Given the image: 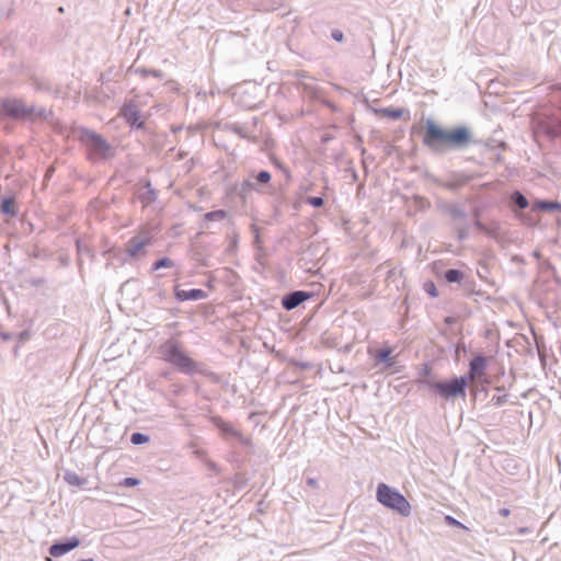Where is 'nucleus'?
Segmentation results:
<instances>
[{
    "label": "nucleus",
    "instance_id": "nucleus-1",
    "mask_svg": "<svg viewBox=\"0 0 561 561\" xmlns=\"http://www.w3.org/2000/svg\"><path fill=\"white\" fill-rule=\"evenodd\" d=\"M472 142V133L467 126L444 129L433 119L425 123L423 145L434 153H445L448 150H462Z\"/></svg>",
    "mask_w": 561,
    "mask_h": 561
},
{
    "label": "nucleus",
    "instance_id": "nucleus-2",
    "mask_svg": "<svg viewBox=\"0 0 561 561\" xmlns=\"http://www.w3.org/2000/svg\"><path fill=\"white\" fill-rule=\"evenodd\" d=\"M161 359L170 364L179 373L194 376L195 374H204V364L191 358L181 347L180 343L169 339L158 348Z\"/></svg>",
    "mask_w": 561,
    "mask_h": 561
},
{
    "label": "nucleus",
    "instance_id": "nucleus-3",
    "mask_svg": "<svg viewBox=\"0 0 561 561\" xmlns=\"http://www.w3.org/2000/svg\"><path fill=\"white\" fill-rule=\"evenodd\" d=\"M77 138L85 147L88 160L93 163L105 161L114 156L112 146L94 130L80 127Z\"/></svg>",
    "mask_w": 561,
    "mask_h": 561
},
{
    "label": "nucleus",
    "instance_id": "nucleus-4",
    "mask_svg": "<svg viewBox=\"0 0 561 561\" xmlns=\"http://www.w3.org/2000/svg\"><path fill=\"white\" fill-rule=\"evenodd\" d=\"M419 388L427 387L430 390L435 391L440 398L449 400L456 397H465L468 387L467 378L463 376L454 377L448 380L433 381L428 378L417 379Z\"/></svg>",
    "mask_w": 561,
    "mask_h": 561
},
{
    "label": "nucleus",
    "instance_id": "nucleus-5",
    "mask_svg": "<svg viewBox=\"0 0 561 561\" xmlns=\"http://www.w3.org/2000/svg\"><path fill=\"white\" fill-rule=\"evenodd\" d=\"M376 499L382 506L398 513L400 516L408 517L411 514V505L407 497L396 488L383 482L377 485Z\"/></svg>",
    "mask_w": 561,
    "mask_h": 561
},
{
    "label": "nucleus",
    "instance_id": "nucleus-6",
    "mask_svg": "<svg viewBox=\"0 0 561 561\" xmlns=\"http://www.w3.org/2000/svg\"><path fill=\"white\" fill-rule=\"evenodd\" d=\"M0 112L14 119H27L33 116L45 117V108H36L34 105H26L18 99H4L0 102Z\"/></svg>",
    "mask_w": 561,
    "mask_h": 561
},
{
    "label": "nucleus",
    "instance_id": "nucleus-7",
    "mask_svg": "<svg viewBox=\"0 0 561 561\" xmlns=\"http://www.w3.org/2000/svg\"><path fill=\"white\" fill-rule=\"evenodd\" d=\"M153 241V233L148 228L142 227L138 233L125 243L126 261L145 257L147 254L146 248L152 245Z\"/></svg>",
    "mask_w": 561,
    "mask_h": 561
},
{
    "label": "nucleus",
    "instance_id": "nucleus-8",
    "mask_svg": "<svg viewBox=\"0 0 561 561\" xmlns=\"http://www.w3.org/2000/svg\"><path fill=\"white\" fill-rule=\"evenodd\" d=\"M210 422L216 426L220 433L226 437H232L237 439L242 446H251L252 442L250 437L244 436L240 431L234 428L230 423L226 422L221 416L214 415L210 417Z\"/></svg>",
    "mask_w": 561,
    "mask_h": 561
},
{
    "label": "nucleus",
    "instance_id": "nucleus-9",
    "mask_svg": "<svg viewBox=\"0 0 561 561\" xmlns=\"http://www.w3.org/2000/svg\"><path fill=\"white\" fill-rule=\"evenodd\" d=\"M314 297V294L307 290H293L282 297L280 305L286 311H291L302 302Z\"/></svg>",
    "mask_w": 561,
    "mask_h": 561
},
{
    "label": "nucleus",
    "instance_id": "nucleus-10",
    "mask_svg": "<svg viewBox=\"0 0 561 561\" xmlns=\"http://www.w3.org/2000/svg\"><path fill=\"white\" fill-rule=\"evenodd\" d=\"M488 364L489 358L483 353L473 354L469 362V369L463 377L467 378V381L482 377L485 374Z\"/></svg>",
    "mask_w": 561,
    "mask_h": 561
},
{
    "label": "nucleus",
    "instance_id": "nucleus-11",
    "mask_svg": "<svg viewBox=\"0 0 561 561\" xmlns=\"http://www.w3.org/2000/svg\"><path fill=\"white\" fill-rule=\"evenodd\" d=\"M79 546L80 539L77 536H72L55 541L54 543L50 545L48 551L50 556L59 558L72 551Z\"/></svg>",
    "mask_w": 561,
    "mask_h": 561
},
{
    "label": "nucleus",
    "instance_id": "nucleus-12",
    "mask_svg": "<svg viewBox=\"0 0 561 561\" xmlns=\"http://www.w3.org/2000/svg\"><path fill=\"white\" fill-rule=\"evenodd\" d=\"M121 115L131 129H141L145 127L141 113L135 104H125L121 110Z\"/></svg>",
    "mask_w": 561,
    "mask_h": 561
},
{
    "label": "nucleus",
    "instance_id": "nucleus-13",
    "mask_svg": "<svg viewBox=\"0 0 561 561\" xmlns=\"http://www.w3.org/2000/svg\"><path fill=\"white\" fill-rule=\"evenodd\" d=\"M140 184L144 191L138 193L137 198L141 203L142 207H148L157 202L158 191L152 186L149 179L141 180Z\"/></svg>",
    "mask_w": 561,
    "mask_h": 561
},
{
    "label": "nucleus",
    "instance_id": "nucleus-14",
    "mask_svg": "<svg viewBox=\"0 0 561 561\" xmlns=\"http://www.w3.org/2000/svg\"><path fill=\"white\" fill-rule=\"evenodd\" d=\"M174 297L178 301H196L203 300L208 297L207 293L199 288L192 289H180L179 287L174 288Z\"/></svg>",
    "mask_w": 561,
    "mask_h": 561
},
{
    "label": "nucleus",
    "instance_id": "nucleus-15",
    "mask_svg": "<svg viewBox=\"0 0 561 561\" xmlns=\"http://www.w3.org/2000/svg\"><path fill=\"white\" fill-rule=\"evenodd\" d=\"M443 211L456 224L466 222L467 211L459 203H446Z\"/></svg>",
    "mask_w": 561,
    "mask_h": 561
},
{
    "label": "nucleus",
    "instance_id": "nucleus-16",
    "mask_svg": "<svg viewBox=\"0 0 561 561\" xmlns=\"http://www.w3.org/2000/svg\"><path fill=\"white\" fill-rule=\"evenodd\" d=\"M529 206L527 197L518 190H515L510 195V207L513 213L524 210Z\"/></svg>",
    "mask_w": 561,
    "mask_h": 561
},
{
    "label": "nucleus",
    "instance_id": "nucleus-17",
    "mask_svg": "<svg viewBox=\"0 0 561 561\" xmlns=\"http://www.w3.org/2000/svg\"><path fill=\"white\" fill-rule=\"evenodd\" d=\"M252 179L255 185V192L262 193L265 192V187H271L272 174L266 170H261L257 173L253 174Z\"/></svg>",
    "mask_w": 561,
    "mask_h": 561
},
{
    "label": "nucleus",
    "instance_id": "nucleus-18",
    "mask_svg": "<svg viewBox=\"0 0 561 561\" xmlns=\"http://www.w3.org/2000/svg\"><path fill=\"white\" fill-rule=\"evenodd\" d=\"M533 210L535 211H559L561 213V203L551 199H537L533 204Z\"/></svg>",
    "mask_w": 561,
    "mask_h": 561
},
{
    "label": "nucleus",
    "instance_id": "nucleus-19",
    "mask_svg": "<svg viewBox=\"0 0 561 561\" xmlns=\"http://www.w3.org/2000/svg\"><path fill=\"white\" fill-rule=\"evenodd\" d=\"M480 215H481V209L479 207H474L472 209V216L474 218L473 220V227L476 229H478L479 231H481L482 233L489 236V237H495L496 232H497V227L496 228H490L488 227L486 225H484L481 220H480Z\"/></svg>",
    "mask_w": 561,
    "mask_h": 561
},
{
    "label": "nucleus",
    "instance_id": "nucleus-20",
    "mask_svg": "<svg viewBox=\"0 0 561 561\" xmlns=\"http://www.w3.org/2000/svg\"><path fill=\"white\" fill-rule=\"evenodd\" d=\"M391 355L392 348L389 346H385L377 352L375 358L377 362L383 364L386 368H391L396 364L394 358Z\"/></svg>",
    "mask_w": 561,
    "mask_h": 561
},
{
    "label": "nucleus",
    "instance_id": "nucleus-21",
    "mask_svg": "<svg viewBox=\"0 0 561 561\" xmlns=\"http://www.w3.org/2000/svg\"><path fill=\"white\" fill-rule=\"evenodd\" d=\"M403 108L399 107H381L375 110V113L378 115H382L385 117H388L390 119H400L403 116Z\"/></svg>",
    "mask_w": 561,
    "mask_h": 561
},
{
    "label": "nucleus",
    "instance_id": "nucleus-22",
    "mask_svg": "<svg viewBox=\"0 0 561 561\" xmlns=\"http://www.w3.org/2000/svg\"><path fill=\"white\" fill-rule=\"evenodd\" d=\"M444 279L447 283H458L461 284V282L465 278V273L457 268H449L444 272Z\"/></svg>",
    "mask_w": 561,
    "mask_h": 561
},
{
    "label": "nucleus",
    "instance_id": "nucleus-23",
    "mask_svg": "<svg viewBox=\"0 0 561 561\" xmlns=\"http://www.w3.org/2000/svg\"><path fill=\"white\" fill-rule=\"evenodd\" d=\"M64 480L69 485H75V486H80V488L87 483V480L84 478H81L76 472L69 471V470L65 472Z\"/></svg>",
    "mask_w": 561,
    "mask_h": 561
},
{
    "label": "nucleus",
    "instance_id": "nucleus-24",
    "mask_svg": "<svg viewBox=\"0 0 561 561\" xmlns=\"http://www.w3.org/2000/svg\"><path fill=\"white\" fill-rule=\"evenodd\" d=\"M1 213L9 216H15L16 209L14 206V198L12 197H5L1 201L0 206Z\"/></svg>",
    "mask_w": 561,
    "mask_h": 561
},
{
    "label": "nucleus",
    "instance_id": "nucleus-25",
    "mask_svg": "<svg viewBox=\"0 0 561 561\" xmlns=\"http://www.w3.org/2000/svg\"><path fill=\"white\" fill-rule=\"evenodd\" d=\"M455 231L459 241H465L470 236V226L467 222H460L455 225Z\"/></svg>",
    "mask_w": 561,
    "mask_h": 561
},
{
    "label": "nucleus",
    "instance_id": "nucleus-26",
    "mask_svg": "<svg viewBox=\"0 0 561 561\" xmlns=\"http://www.w3.org/2000/svg\"><path fill=\"white\" fill-rule=\"evenodd\" d=\"M174 265H175L174 262L170 257L163 256V257L156 260L152 263L151 271L154 272V271H158L161 268H172V267H174Z\"/></svg>",
    "mask_w": 561,
    "mask_h": 561
},
{
    "label": "nucleus",
    "instance_id": "nucleus-27",
    "mask_svg": "<svg viewBox=\"0 0 561 561\" xmlns=\"http://www.w3.org/2000/svg\"><path fill=\"white\" fill-rule=\"evenodd\" d=\"M227 217V211L224 209H217L208 211L204 215L206 221H221Z\"/></svg>",
    "mask_w": 561,
    "mask_h": 561
},
{
    "label": "nucleus",
    "instance_id": "nucleus-28",
    "mask_svg": "<svg viewBox=\"0 0 561 561\" xmlns=\"http://www.w3.org/2000/svg\"><path fill=\"white\" fill-rule=\"evenodd\" d=\"M150 440V437L149 435L145 434V433H140V432H134L131 435H130V443L133 445H142V444H146Z\"/></svg>",
    "mask_w": 561,
    "mask_h": 561
},
{
    "label": "nucleus",
    "instance_id": "nucleus-29",
    "mask_svg": "<svg viewBox=\"0 0 561 561\" xmlns=\"http://www.w3.org/2000/svg\"><path fill=\"white\" fill-rule=\"evenodd\" d=\"M251 191H255V185L253 183V181L251 180H244L241 185H240V188H239V195L242 197V198H245L247 195L251 192Z\"/></svg>",
    "mask_w": 561,
    "mask_h": 561
},
{
    "label": "nucleus",
    "instance_id": "nucleus-30",
    "mask_svg": "<svg viewBox=\"0 0 561 561\" xmlns=\"http://www.w3.org/2000/svg\"><path fill=\"white\" fill-rule=\"evenodd\" d=\"M423 289L424 291L432 298H436L438 297V289L435 285L434 282L432 280H426L424 284H423Z\"/></svg>",
    "mask_w": 561,
    "mask_h": 561
},
{
    "label": "nucleus",
    "instance_id": "nucleus-31",
    "mask_svg": "<svg viewBox=\"0 0 561 561\" xmlns=\"http://www.w3.org/2000/svg\"><path fill=\"white\" fill-rule=\"evenodd\" d=\"M135 72L140 73L142 77L152 76L158 79L163 77V73L157 69L138 68Z\"/></svg>",
    "mask_w": 561,
    "mask_h": 561
},
{
    "label": "nucleus",
    "instance_id": "nucleus-32",
    "mask_svg": "<svg viewBox=\"0 0 561 561\" xmlns=\"http://www.w3.org/2000/svg\"><path fill=\"white\" fill-rule=\"evenodd\" d=\"M305 202L314 208H320L324 205L322 196H307Z\"/></svg>",
    "mask_w": 561,
    "mask_h": 561
},
{
    "label": "nucleus",
    "instance_id": "nucleus-33",
    "mask_svg": "<svg viewBox=\"0 0 561 561\" xmlns=\"http://www.w3.org/2000/svg\"><path fill=\"white\" fill-rule=\"evenodd\" d=\"M227 129L230 130L231 133L238 135L239 137L241 138H247L248 135L244 130V127L239 125V124H230L227 126Z\"/></svg>",
    "mask_w": 561,
    "mask_h": 561
},
{
    "label": "nucleus",
    "instance_id": "nucleus-34",
    "mask_svg": "<svg viewBox=\"0 0 561 561\" xmlns=\"http://www.w3.org/2000/svg\"><path fill=\"white\" fill-rule=\"evenodd\" d=\"M272 162L279 171L284 173L287 180H290L291 173L289 169L286 165H284V163H282L277 158H273Z\"/></svg>",
    "mask_w": 561,
    "mask_h": 561
},
{
    "label": "nucleus",
    "instance_id": "nucleus-35",
    "mask_svg": "<svg viewBox=\"0 0 561 561\" xmlns=\"http://www.w3.org/2000/svg\"><path fill=\"white\" fill-rule=\"evenodd\" d=\"M491 402L497 408L503 407L507 402V394H495L492 397Z\"/></svg>",
    "mask_w": 561,
    "mask_h": 561
},
{
    "label": "nucleus",
    "instance_id": "nucleus-36",
    "mask_svg": "<svg viewBox=\"0 0 561 561\" xmlns=\"http://www.w3.org/2000/svg\"><path fill=\"white\" fill-rule=\"evenodd\" d=\"M76 247L78 254L81 256L83 254L90 255V249L83 244L79 239L76 241Z\"/></svg>",
    "mask_w": 561,
    "mask_h": 561
},
{
    "label": "nucleus",
    "instance_id": "nucleus-37",
    "mask_svg": "<svg viewBox=\"0 0 561 561\" xmlns=\"http://www.w3.org/2000/svg\"><path fill=\"white\" fill-rule=\"evenodd\" d=\"M140 481L137 478L128 477L125 478L121 484L127 488H131L138 485Z\"/></svg>",
    "mask_w": 561,
    "mask_h": 561
},
{
    "label": "nucleus",
    "instance_id": "nucleus-38",
    "mask_svg": "<svg viewBox=\"0 0 561 561\" xmlns=\"http://www.w3.org/2000/svg\"><path fill=\"white\" fill-rule=\"evenodd\" d=\"M331 38L335 42L342 43L344 41V33L339 28H334L331 31Z\"/></svg>",
    "mask_w": 561,
    "mask_h": 561
},
{
    "label": "nucleus",
    "instance_id": "nucleus-39",
    "mask_svg": "<svg viewBox=\"0 0 561 561\" xmlns=\"http://www.w3.org/2000/svg\"><path fill=\"white\" fill-rule=\"evenodd\" d=\"M548 134L552 137H561V121L549 128Z\"/></svg>",
    "mask_w": 561,
    "mask_h": 561
},
{
    "label": "nucleus",
    "instance_id": "nucleus-40",
    "mask_svg": "<svg viewBox=\"0 0 561 561\" xmlns=\"http://www.w3.org/2000/svg\"><path fill=\"white\" fill-rule=\"evenodd\" d=\"M445 519H446V523H447L448 525H450V526H456V527H461V528H463V527H465V526H463L459 520H457V519H456L455 517H453V516H449V515H448V516H446V517H445Z\"/></svg>",
    "mask_w": 561,
    "mask_h": 561
},
{
    "label": "nucleus",
    "instance_id": "nucleus-41",
    "mask_svg": "<svg viewBox=\"0 0 561 561\" xmlns=\"http://www.w3.org/2000/svg\"><path fill=\"white\" fill-rule=\"evenodd\" d=\"M251 231H252L253 237H254V242L259 243L260 242V228L255 224H252L251 225Z\"/></svg>",
    "mask_w": 561,
    "mask_h": 561
},
{
    "label": "nucleus",
    "instance_id": "nucleus-42",
    "mask_svg": "<svg viewBox=\"0 0 561 561\" xmlns=\"http://www.w3.org/2000/svg\"><path fill=\"white\" fill-rule=\"evenodd\" d=\"M461 352H467V346L465 344V342L462 341H459L457 344H456V347H455V353L456 355L458 356Z\"/></svg>",
    "mask_w": 561,
    "mask_h": 561
},
{
    "label": "nucleus",
    "instance_id": "nucleus-43",
    "mask_svg": "<svg viewBox=\"0 0 561 561\" xmlns=\"http://www.w3.org/2000/svg\"><path fill=\"white\" fill-rule=\"evenodd\" d=\"M533 531V529L530 527H519L517 528V534L518 535H527V534H530Z\"/></svg>",
    "mask_w": 561,
    "mask_h": 561
},
{
    "label": "nucleus",
    "instance_id": "nucleus-44",
    "mask_svg": "<svg viewBox=\"0 0 561 561\" xmlns=\"http://www.w3.org/2000/svg\"><path fill=\"white\" fill-rule=\"evenodd\" d=\"M431 371H432V368L430 367V365L428 364H424L423 368L421 369V374L423 376H430Z\"/></svg>",
    "mask_w": 561,
    "mask_h": 561
},
{
    "label": "nucleus",
    "instance_id": "nucleus-45",
    "mask_svg": "<svg viewBox=\"0 0 561 561\" xmlns=\"http://www.w3.org/2000/svg\"><path fill=\"white\" fill-rule=\"evenodd\" d=\"M306 482L311 488H318L319 486L318 480L316 478H308L306 480Z\"/></svg>",
    "mask_w": 561,
    "mask_h": 561
},
{
    "label": "nucleus",
    "instance_id": "nucleus-46",
    "mask_svg": "<svg viewBox=\"0 0 561 561\" xmlns=\"http://www.w3.org/2000/svg\"><path fill=\"white\" fill-rule=\"evenodd\" d=\"M0 336L3 341H9L12 340L14 335L10 332H1Z\"/></svg>",
    "mask_w": 561,
    "mask_h": 561
},
{
    "label": "nucleus",
    "instance_id": "nucleus-47",
    "mask_svg": "<svg viewBox=\"0 0 561 561\" xmlns=\"http://www.w3.org/2000/svg\"><path fill=\"white\" fill-rule=\"evenodd\" d=\"M28 335H30V334H28V332H27V331H22V332H20V333L18 334V337H19V340H20V341H25V340H27V339H28Z\"/></svg>",
    "mask_w": 561,
    "mask_h": 561
},
{
    "label": "nucleus",
    "instance_id": "nucleus-48",
    "mask_svg": "<svg viewBox=\"0 0 561 561\" xmlns=\"http://www.w3.org/2000/svg\"><path fill=\"white\" fill-rule=\"evenodd\" d=\"M295 76L299 80L309 78V76L305 71H297Z\"/></svg>",
    "mask_w": 561,
    "mask_h": 561
},
{
    "label": "nucleus",
    "instance_id": "nucleus-49",
    "mask_svg": "<svg viewBox=\"0 0 561 561\" xmlns=\"http://www.w3.org/2000/svg\"><path fill=\"white\" fill-rule=\"evenodd\" d=\"M499 514H500L501 516H503V517H508V516H510V514H511V511H510L508 508H506V507H503V508H501V510L499 511Z\"/></svg>",
    "mask_w": 561,
    "mask_h": 561
},
{
    "label": "nucleus",
    "instance_id": "nucleus-50",
    "mask_svg": "<svg viewBox=\"0 0 561 561\" xmlns=\"http://www.w3.org/2000/svg\"><path fill=\"white\" fill-rule=\"evenodd\" d=\"M444 322H445L446 324H449V325H450V324H454V323L456 322V318H455V317H451V316H448V317H446V318L444 319Z\"/></svg>",
    "mask_w": 561,
    "mask_h": 561
},
{
    "label": "nucleus",
    "instance_id": "nucleus-51",
    "mask_svg": "<svg viewBox=\"0 0 561 561\" xmlns=\"http://www.w3.org/2000/svg\"><path fill=\"white\" fill-rule=\"evenodd\" d=\"M274 213L276 216L279 214V208L277 205L274 206Z\"/></svg>",
    "mask_w": 561,
    "mask_h": 561
},
{
    "label": "nucleus",
    "instance_id": "nucleus-52",
    "mask_svg": "<svg viewBox=\"0 0 561 561\" xmlns=\"http://www.w3.org/2000/svg\"><path fill=\"white\" fill-rule=\"evenodd\" d=\"M495 390L499 392H503L505 389H504V387H496Z\"/></svg>",
    "mask_w": 561,
    "mask_h": 561
},
{
    "label": "nucleus",
    "instance_id": "nucleus-53",
    "mask_svg": "<svg viewBox=\"0 0 561 561\" xmlns=\"http://www.w3.org/2000/svg\"><path fill=\"white\" fill-rule=\"evenodd\" d=\"M352 176H353V180H354V181H357V173H356V172H353V175H352Z\"/></svg>",
    "mask_w": 561,
    "mask_h": 561
},
{
    "label": "nucleus",
    "instance_id": "nucleus-54",
    "mask_svg": "<svg viewBox=\"0 0 561 561\" xmlns=\"http://www.w3.org/2000/svg\"><path fill=\"white\" fill-rule=\"evenodd\" d=\"M78 561H94L92 558H89V559H80Z\"/></svg>",
    "mask_w": 561,
    "mask_h": 561
},
{
    "label": "nucleus",
    "instance_id": "nucleus-55",
    "mask_svg": "<svg viewBox=\"0 0 561 561\" xmlns=\"http://www.w3.org/2000/svg\"><path fill=\"white\" fill-rule=\"evenodd\" d=\"M302 85H304V88H305L306 90L311 89V87H309V85H308V84H306V83H302Z\"/></svg>",
    "mask_w": 561,
    "mask_h": 561
},
{
    "label": "nucleus",
    "instance_id": "nucleus-56",
    "mask_svg": "<svg viewBox=\"0 0 561 561\" xmlns=\"http://www.w3.org/2000/svg\"><path fill=\"white\" fill-rule=\"evenodd\" d=\"M300 366H301L302 368H306V367L308 366V364L301 363V364H300Z\"/></svg>",
    "mask_w": 561,
    "mask_h": 561
},
{
    "label": "nucleus",
    "instance_id": "nucleus-57",
    "mask_svg": "<svg viewBox=\"0 0 561 561\" xmlns=\"http://www.w3.org/2000/svg\"><path fill=\"white\" fill-rule=\"evenodd\" d=\"M179 156H180V157H179V159H183V158H184V154H183V153H181V152H180V154H179Z\"/></svg>",
    "mask_w": 561,
    "mask_h": 561
},
{
    "label": "nucleus",
    "instance_id": "nucleus-58",
    "mask_svg": "<svg viewBox=\"0 0 561 561\" xmlns=\"http://www.w3.org/2000/svg\"><path fill=\"white\" fill-rule=\"evenodd\" d=\"M534 255H535L536 257H538V256H539V253H538V252H534Z\"/></svg>",
    "mask_w": 561,
    "mask_h": 561
}]
</instances>
